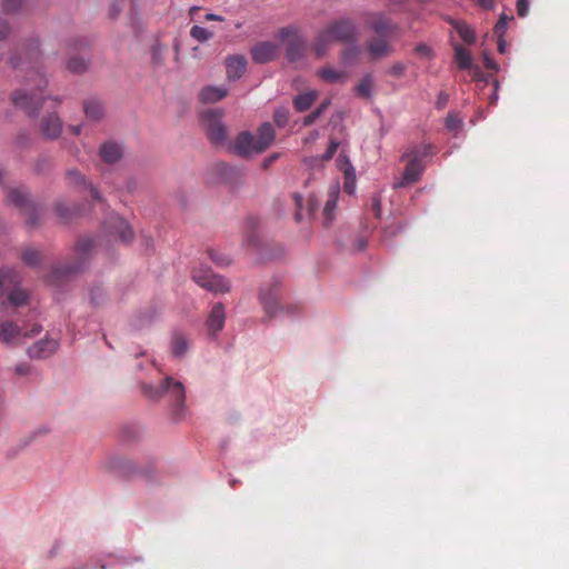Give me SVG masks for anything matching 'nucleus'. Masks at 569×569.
Listing matches in <instances>:
<instances>
[{
    "label": "nucleus",
    "instance_id": "obj_11",
    "mask_svg": "<svg viewBox=\"0 0 569 569\" xmlns=\"http://www.w3.org/2000/svg\"><path fill=\"white\" fill-rule=\"evenodd\" d=\"M104 227L110 234H118L119 239L124 243L131 242L134 237L131 227L118 214H111L104 222Z\"/></svg>",
    "mask_w": 569,
    "mask_h": 569
},
{
    "label": "nucleus",
    "instance_id": "obj_51",
    "mask_svg": "<svg viewBox=\"0 0 569 569\" xmlns=\"http://www.w3.org/2000/svg\"><path fill=\"white\" fill-rule=\"evenodd\" d=\"M14 372L18 376H28L31 372V366L27 362L18 363L14 367Z\"/></svg>",
    "mask_w": 569,
    "mask_h": 569
},
{
    "label": "nucleus",
    "instance_id": "obj_22",
    "mask_svg": "<svg viewBox=\"0 0 569 569\" xmlns=\"http://www.w3.org/2000/svg\"><path fill=\"white\" fill-rule=\"evenodd\" d=\"M227 77L229 80L239 79L247 69V60L242 56H231L226 60Z\"/></svg>",
    "mask_w": 569,
    "mask_h": 569
},
{
    "label": "nucleus",
    "instance_id": "obj_39",
    "mask_svg": "<svg viewBox=\"0 0 569 569\" xmlns=\"http://www.w3.org/2000/svg\"><path fill=\"white\" fill-rule=\"evenodd\" d=\"M359 53H360V50L358 47L350 46V47L345 48L340 52V58L345 63L350 64V63H353L358 59Z\"/></svg>",
    "mask_w": 569,
    "mask_h": 569
},
{
    "label": "nucleus",
    "instance_id": "obj_9",
    "mask_svg": "<svg viewBox=\"0 0 569 569\" xmlns=\"http://www.w3.org/2000/svg\"><path fill=\"white\" fill-rule=\"evenodd\" d=\"M192 279L200 287L211 292H228L229 282L221 276L214 274L209 268H199L192 271Z\"/></svg>",
    "mask_w": 569,
    "mask_h": 569
},
{
    "label": "nucleus",
    "instance_id": "obj_1",
    "mask_svg": "<svg viewBox=\"0 0 569 569\" xmlns=\"http://www.w3.org/2000/svg\"><path fill=\"white\" fill-rule=\"evenodd\" d=\"M40 58L39 42L31 40L23 48V52L10 58L11 66L17 69L26 64L27 84L32 86L31 90H17L12 94V102L16 107L24 110L29 116H37L40 108L49 100L43 96V89L48 84V80L39 72L37 68Z\"/></svg>",
    "mask_w": 569,
    "mask_h": 569
},
{
    "label": "nucleus",
    "instance_id": "obj_24",
    "mask_svg": "<svg viewBox=\"0 0 569 569\" xmlns=\"http://www.w3.org/2000/svg\"><path fill=\"white\" fill-rule=\"evenodd\" d=\"M448 23L452 26V28L457 31L459 37L467 43L473 44L477 40L476 32L471 26L462 20H457L451 17L446 19Z\"/></svg>",
    "mask_w": 569,
    "mask_h": 569
},
{
    "label": "nucleus",
    "instance_id": "obj_28",
    "mask_svg": "<svg viewBox=\"0 0 569 569\" xmlns=\"http://www.w3.org/2000/svg\"><path fill=\"white\" fill-rule=\"evenodd\" d=\"M22 333L21 328L12 321L0 322V341L3 343H11Z\"/></svg>",
    "mask_w": 569,
    "mask_h": 569
},
{
    "label": "nucleus",
    "instance_id": "obj_4",
    "mask_svg": "<svg viewBox=\"0 0 569 569\" xmlns=\"http://www.w3.org/2000/svg\"><path fill=\"white\" fill-rule=\"evenodd\" d=\"M143 392L146 396L157 399L163 395L168 396L172 403V415L176 420H179L183 415L186 392L181 382L174 381L171 377H166L160 386H144Z\"/></svg>",
    "mask_w": 569,
    "mask_h": 569
},
{
    "label": "nucleus",
    "instance_id": "obj_29",
    "mask_svg": "<svg viewBox=\"0 0 569 569\" xmlns=\"http://www.w3.org/2000/svg\"><path fill=\"white\" fill-rule=\"evenodd\" d=\"M83 111L91 120H100L104 114L103 104L94 98L87 99L83 102Z\"/></svg>",
    "mask_w": 569,
    "mask_h": 569
},
{
    "label": "nucleus",
    "instance_id": "obj_60",
    "mask_svg": "<svg viewBox=\"0 0 569 569\" xmlns=\"http://www.w3.org/2000/svg\"><path fill=\"white\" fill-rule=\"evenodd\" d=\"M498 39V51L500 53H503L505 52V49H506V41H505V37H497Z\"/></svg>",
    "mask_w": 569,
    "mask_h": 569
},
{
    "label": "nucleus",
    "instance_id": "obj_26",
    "mask_svg": "<svg viewBox=\"0 0 569 569\" xmlns=\"http://www.w3.org/2000/svg\"><path fill=\"white\" fill-rule=\"evenodd\" d=\"M67 180H68V183L71 186H83L84 188H88L91 193V197L94 200H97V201L101 200V196H100L98 189L94 186H92L91 183H87L84 177L78 170H76V169L69 170L67 172Z\"/></svg>",
    "mask_w": 569,
    "mask_h": 569
},
{
    "label": "nucleus",
    "instance_id": "obj_33",
    "mask_svg": "<svg viewBox=\"0 0 569 569\" xmlns=\"http://www.w3.org/2000/svg\"><path fill=\"white\" fill-rule=\"evenodd\" d=\"M338 197V189L332 188L329 194V199L327 200L323 208V216L326 218L327 223H330L333 220V212L337 208Z\"/></svg>",
    "mask_w": 569,
    "mask_h": 569
},
{
    "label": "nucleus",
    "instance_id": "obj_48",
    "mask_svg": "<svg viewBox=\"0 0 569 569\" xmlns=\"http://www.w3.org/2000/svg\"><path fill=\"white\" fill-rule=\"evenodd\" d=\"M371 211L377 219L381 217V199L378 194L371 198Z\"/></svg>",
    "mask_w": 569,
    "mask_h": 569
},
{
    "label": "nucleus",
    "instance_id": "obj_50",
    "mask_svg": "<svg viewBox=\"0 0 569 569\" xmlns=\"http://www.w3.org/2000/svg\"><path fill=\"white\" fill-rule=\"evenodd\" d=\"M516 8L519 17H526L529 10V0H518Z\"/></svg>",
    "mask_w": 569,
    "mask_h": 569
},
{
    "label": "nucleus",
    "instance_id": "obj_36",
    "mask_svg": "<svg viewBox=\"0 0 569 569\" xmlns=\"http://www.w3.org/2000/svg\"><path fill=\"white\" fill-rule=\"evenodd\" d=\"M21 258L23 262L30 267H37L41 262L40 251L33 248H26L22 251Z\"/></svg>",
    "mask_w": 569,
    "mask_h": 569
},
{
    "label": "nucleus",
    "instance_id": "obj_23",
    "mask_svg": "<svg viewBox=\"0 0 569 569\" xmlns=\"http://www.w3.org/2000/svg\"><path fill=\"white\" fill-rule=\"evenodd\" d=\"M338 162L340 163V168L345 173V191L349 194H352L356 189V171L346 156L340 154Z\"/></svg>",
    "mask_w": 569,
    "mask_h": 569
},
{
    "label": "nucleus",
    "instance_id": "obj_25",
    "mask_svg": "<svg viewBox=\"0 0 569 569\" xmlns=\"http://www.w3.org/2000/svg\"><path fill=\"white\" fill-rule=\"evenodd\" d=\"M452 47L455 51V63L460 70H471L473 68L478 70V68L473 66L472 57L469 50L459 43H453Z\"/></svg>",
    "mask_w": 569,
    "mask_h": 569
},
{
    "label": "nucleus",
    "instance_id": "obj_49",
    "mask_svg": "<svg viewBox=\"0 0 569 569\" xmlns=\"http://www.w3.org/2000/svg\"><path fill=\"white\" fill-rule=\"evenodd\" d=\"M56 211L62 219L66 220L71 218L72 216L71 209L66 203L62 202L57 203Z\"/></svg>",
    "mask_w": 569,
    "mask_h": 569
},
{
    "label": "nucleus",
    "instance_id": "obj_3",
    "mask_svg": "<svg viewBox=\"0 0 569 569\" xmlns=\"http://www.w3.org/2000/svg\"><path fill=\"white\" fill-rule=\"evenodd\" d=\"M432 147L430 144L415 146L408 149L402 159L407 160L403 174L400 180L395 182V188H405L417 182L426 169L425 159L432 156Z\"/></svg>",
    "mask_w": 569,
    "mask_h": 569
},
{
    "label": "nucleus",
    "instance_id": "obj_30",
    "mask_svg": "<svg viewBox=\"0 0 569 569\" xmlns=\"http://www.w3.org/2000/svg\"><path fill=\"white\" fill-rule=\"evenodd\" d=\"M318 97L317 91H309L297 96L293 100L295 108L299 112L308 110Z\"/></svg>",
    "mask_w": 569,
    "mask_h": 569
},
{
    "label": "nucleus",
    "instance_id": "obj_12",
    "mask_svg": "<svg viewBox=\"0 0 569 569\" xmlns=\"http://www.w3.org/2000/svg\"><path fill=\"white\" fill-rule=\"evenodd\" d=\"M260 302L263 307L264 312L270 317H274L280 310L278 298H279V281H274L269 288H262L260 291Z\"/></svg>",
    "mask_w": 569,
    "mask_h": 569
},
{
    "label": "nucleus",
    "instance_id": "obj_52",
    "mask_svg": "<svg viewBox=\"0 0 569 569\" xmlns=\"http://www.w3.org/2000/svg\"><path fill=\"white\" fill-rule=\"evenodd\" d=\"M448 101H449V94L445 91L439 92L437 101H436L437 109H443L447 106Z\"/></svg>",
    "mask_w": 569,
    "mask_h": 569
},
{
    "label": "nucleus",
    "instance_id": "obj_6",
    "mask_svg": "<svg viewBox=\"0 0 569 569\" xmlns=\"http://www.w3.org/2000/svg\"><path fill=\"white\" fill-rule=\"evenodd\" d=\"M278 39L286 46V58L289 62H297L305 58L307 42L296 26L282 27L278 31Z\"/></svg>",
    "mask_w": 569,
    "mask_h": 569
},
{
    "label": "nucleus",
    "instance_id": "obj_63",
    "mask_svg": "<svg viewBox=\"0 0 569 569\" xmlns=\"http://www.w3.org/2000/svg\"><path fill=\"white\" fill-rule=\"evenodd\" d=\"M40 330H41L40 326H33L32 329H31V332L30 333H26V336H34V335L39 333Z\"/></svg>",
    "mask_w": 569,
    "mask_h": 569
},
{
    "label": "nucleus",
    "instance_id": "obj_13",
    "mask_svg": "<svg viewBox=\"0 0 569 569\" xmlns=\"http://www.w3.org/2000/svg\"><path fill=\"white\" fill-rule=\"evenodd\" d=\"M279 46L271 41H261L251 49L252 60L257 63L273 61L279 54Z\"/></svg>",
    "mask_w": 569,
    "mask_h": 569
},
{
    "label": "nucleus",
    "instance_id": "obj_14",
    "mask_svg": "<svg viewBox=\"0 0 569 569\" xmlns=\"http://www.w3.org/2000/svg\"><path fill=\"white\" fill-rule=\"evenodd\" d=\"M58 341L52 338H44L37 341L28 349V355L31 358L43 359L53 355L58 349Z\"/></svg>",
    "mask_w": 569,
    "mask_h": 569
},
{
    "label": "nucleus",
    "instance_id": "obj_17",
    "mask_svg": "<svg viewBox=\"0 0 569 569\" xmlns=\"http://www.w3.org/2000/svg\"><path fill=\"white\" fill-rule=\"evenodd\" d=\"M367 49L373 60L388 57L393 52V47L385 37L370 39L367 43Z\"/></svg>",
    "mask_w": 569,
    "mask_h": 569
},
{
    "label": "nucleus",
    "instance_id": "obj_34",
    "mask_svg": "<svg viewBox=\"0 0 569 569\" xmlns=\"http://www.w3.org/2000/svg\"><path fill=\"white\" fill-rule=\"evenodd\" d=\"M89 60L82 56H74L68 60L67 68L72 73H82L88 69Z\"/></svg>",
    "mask_w": 569,
    "mask_h": 569
},
{
    "label": "nucleus",
    "instance_id": "obj_59",
    "mask_svg": "<svg viewBox=\"0 0 569 569\" xmlns=\"http://www.w3.org/2000/svg\"><path fill=\"white\" fill-rule=\"evenodd\" d=\"M87 41L84 40H76L71 46H72V49L74 50H78V49H82L84 47H87Z\"/></svg>",
    "mask_w": 569,
    "mask_h": 569
},
{
    "label": "nucleus",
    "instance_id": "obj_19",
    "mask_svg": "<svg viewBox=\"0 0 569 569\" xmlns=\"http://www.w3.org/2000/svg\"><path fill=\"white\" fill-rule=\"evenodd\" d=\"M276 131L270 122L262 123L257 132L256 153L264 151L274 140Z\"/></svg>",
    "mask_w": 569,
    "mask_h": 569
},
{
    "label": "nucleus",
    "instance_id": "obj_54",
    "mask_svg": "<svg viewBox=\"0 0 569 569\" xmlns=\"http://www.w3.org/2000/svg\"><path fill=\"white\" fill-rule=\"evenodd\" d=\"M293 200H295V203H296V207H297L296 219H297V221H301L302 216H301L300 209H301V206H302V196L299 194V193H295L293 194Z\"/></svg>",
    "mask_w": 569,
    "mask_h": 569
},
{
    "label": "nucleus",
    "instance_id": "obj_45",
    "mask_svg": "<svg viewBox=\"0 0 569 569\" xmlns=\"http://www.w3.org/2000/svg\"><path fill=\"white\" fill-rule=\"evenodd\" d=\"M416 53L425 59H431L433 56L432 49L426 43H418L415 48Z\"/></svg>",
    "mask_w": 569,
    "mask_h": 569
},
{
    "label": "nucleus",
    "instance_id": "obj_55",
    "mask_svg": "<svg viewBox=\"0 0 569 569\" xmlns=\"http://www.w3.org/2000/svg\"><path fill=\"white\" fill-rule=\"evenodd\" d=\"M9 30H10V28H9L7 21L0 20V41L4 40L7 38Z\"/></svg>",
    "mask_w": 569,
    "mask_h": 569
},
{
    "label": "nucleus",
    "instance_id": "obj_2",
    "mask_svg": "<svg viewBox=\"0 0 569 569\" xmlns=\"http://www.w3.org/2000/svg\"><path fill=\"white\" fill-rule=\"evenodd\" d=\"M358 41L356 22L350 18H338L328 22L315 37L312 49L317 58H323L333 43L353 44Z\"/></svg>",
    "mask_w": 569,
    "mask_h": 569
},
{
    "label": "nucleus",
    "instance_id": "obj_21",
    "mask_svg": "<svg viewBox=\"0 0 569 569\" xmlns=\"http://www.w3.org/2000/svg\"><path fill=\"white\" fill-rule=\"evenodd\" d=\"M228 88L223 86H206L199 92V99L203 103H214L228 94Z\"/></svg>",
    "mask_w": 569,
    "mask_h": 569
},
{
    "label": "nucleus",
    "instance_id": "obj_15",
    "mask_svg": "<svg viewBox=\"0 0 569 569\" xmlns=\"http://www.w3.org/2000/svg\"><path fill=\"white\" fill-rule=\"evenodd\" d=\"M369 26L379 37H388L398 29L397 24H395L391 19L381 13L371 14Z\"/></svg>",
    "mask_w": 569,
    "mask_h": 569
},
{
    "label": "nucleus",
    "instance_id": "obj_57",
    "mask_svg": "<svg viewBox=\"0 0 569 569\" xmlns=\"http://www.w3.org/2000/svg\"><path fill=\"white\" fill-rule=\"evenodd\" d=\"M204 19H206L207 21H220V22H221V21H224V18H223V17L218 16V14H216V13H207V14H206V17H204Z\"/></svg>",
    "mask_w": 569,
    "mask_h": 569
},
{
    "label": "nucleus",
    "instance_id": "obj_62",
    "mask_svg": "<svg viewBox=\"0 0 569 569\" xmlns=\"http://www.w3.org/2000/svg\"><path fill=\"white\" fill-rule=\"evenodd\" d=\"M317 204L315 203L313 199H309V213L312 214L316 210Z\"/></svg>",
    "mask_w": 569,
    "mask_h": 569
},
{
    "label": "nucleus",
    "instance_id": "obj_58",
    "mask_svg": "<svg viewBox=\"0 0 569 569\" xmlns=\"http://www.w3.org/2000/svg\"><path fill=\"white\" fill-rule=\"evenodd\" d=\"M317 120V117L315 116L313 111L311 113H309L305 119H303V124L305 126H310L315 121Z\"/></svg>",
    "mask_w": 569,
    "mask_h": 569
},
{
    "label": "nucleus",
    "instance_id": "obj_5",
    "mask_svg": "<svg viewBox=\"0 0 569 569\" xmlns=\"http://www.w3.org/2000/svg\"><path fill=\"white\" fill-rule=\"evenodd\" d=\"M96 248V241L92 238H82L78 241L76 247L77 262L56 266L51 272V282L77 273L82 270L84 262Z\"/></svg>",
    "mask_w": 569,
    "mask_h": 569
},
{
    "label": "nucleus",
    "instance_id": "obj_38",
    "mask_svg": "<svg viewBox=\"0 0 569 569\" xmlns=\"http://www.w3.org/2000/svg\"><path fill=\"white\" fill-rule=\"evenodd\" d=\"M190 36L196 41L203 43L213 38V32L209 31L203 27L193 26L190 30Z\"/></svg>",
    "mask_w": 569,
    "mask_h": 569
},
{
    "label": "nucleus",
    "instance_id": "obj_7",
    "mask_svg": "<svg viewBox=\"0 0 569 569\" xmlns=\"http://www.w3.org/2000/svg\"><path fill=\"white\" fill-rule=\"evenodd\" d=\"M20 282V276L17 271L10 268L0 269V297H2L7 290L9 292V301L11 305L19 307L26 305L28 301V293L21 289H12Z\"/></svg>",
    "mask_w": 569,
    "mask_h": 569
},
{
    "label": "nucleus",
    "instance_id": "obj_32",
    "mask_svg": "<svg viewBox=\"0 0 569 569\" xmlns=\"http://www.w3.org/2000/svg\"><path fill=\"white\" fill-rule=\"evenodd\" d=\"M317 73L321 80L329 83H335L346 78L345 71L336 70L331 67L321 68Z\"/></svg>",
    "mask_w": 569,
    "mask_h": 569
},
{
    "label": "nucleus",
    "instance_id": "obj_47",
    "mask_svg": "<svg viewBox=\"0 0 569 569\" xmlns=\"http://www.w3.org/2000/svg\"><path fill=\"white\" fill-rule=\"evenodd\" d=\"M338 147H339V141H337L336 139H331L327 151L322 154V160L323 161L330 160L337 152Z\"/></svg>",
    "mask_w": 569,
    "mask_h": 569
},
{
    "label": "nucleus",
    "instance_id": "obj_10",
    "mask_svg": "<svg viewBox=\"0 0 569 569\" xmlns=\"http://www.w3.org/2000/svg\"><path fill=\"white\" fill-rule=\"evenodd\" d=\"M221 118L222 112L219 110H208L203 113L208 139L216 146L223 144L227 139V128Z\"/></svg>",
    "mask_w": 569,
    "mask_h": 569
},
{
    "label": "nucleus",
    "instance_id": "obj_41",
    "mask_svg": "<svg viewBox=\"0 0 569 569\" xmlns=\"http://www.w3.org/2000/svg\"><path fill=\"white\" fill-rule=\"evenodd\" d=\"M462 120L456 113H449L446 118V128L450 131H459Z\"/></svg>",
    "mask_w": 569,
    "mask_h": 569
},
{
    "label": "nucleus",
    "instance_id": "obj_35",
    "mask_svg": "<svg viewBox=\"0 0 569 569\" xmlns=\"http://www.w3.org/2000/svg\"><path fill=\"white\" fill-rule=\"evenodd\" d=\"M172 353L176 357H181L188 349V340L182 333H174L171 341Z\"/></svg>",
    "mask_w": 569,
    "mask_h": 569
},
{
    "label": "nucleus",
    "instance_id": "obj_40",
    "mask_svg": "<svg viewBox=\"0 0 569 569\" xmlns=\"http://www.w3.org/2000/svg\"><path fill=\"white\" fill-rule=\"evenodd\" d=\"M407 67L401 61L393 62L387 70V73L393 78H402L406 73Z\"/></svg>",
    "mask_w": 569,
    "mask_h": 569
},
{
    "label": "nucleus",
    "instance_id": "obj_56",
    "mask_svg": "<svg viewBox=\"0 0 569 569\" xmlns=\"http://www.w3.org/2000/svg\"><path fill=\"white\" fill-rule=\"evenodd\" d=\"M482 9L489 10L495 6V0H473Z\"/></svg>",
    "mask_w": 569,
    "mask_h": 569
},
{
    "label": "nucleus",
    "instance_id": "obj_8",
    "mask_svg": "<svg viewBox=\"0 0 569 569\" xmlns=\"http://www.w3.org/2000/svg\"><path fill=\"white\" fill-rule=\"evenodd\" d=\"M7 200L9 203L16 206L26 216L27 223L34 227L38 223L40 210L29 199L28 192L23 188L8 189Z\"/></svg>",
    "mask_w": 569,
    "mask_h": 569
},
{
    "label": "nucleus",
    "instance_id": "obj_42",
    "mask_svg": "<svg viewBox=\"0 0 569 569\" xmlns=\"http://www.w3.org/2000/svg\"><path fill=\"white\" fill-rule=\"evenodd\" d=\"M273 120L278 127H284L289 121V111L286 108H280L276 110L273 114Z\"/></svg>",
    "mask_w": 569,
    "mask_h": 569
},
{
    "label": "nucleus",
    "instance_id": "obj_20",
    "mask_svg": "<svg viewBox=\"0 0 569 569\" xmlns=\"http://www.w3.org/2000/svg\"><path fill=\"white\" fill-rule=\"evenodd\" d=\"M233 148L240 156L256 153V139L250 132L243 131L237 137Z\"/></svg>",
    "mask_w": 569,
    "mask_h": 569
},
{
    "label": "nucleus",
    "instance_id": "obj_18",
    "mask_svg": "<svg viewBox=\"0 0 569 569\" xmlns=\"http://www.w3.org/2000/svg\"><path fill=\"white\" fill-rule=\"evenodd\" d=\"M226 312L222 303H216L207 319V327L209 333L214 336L217 332L221 331L224 326Z\"/></svg>",
    "mask_w": 569,
    "mask_h": 569
},
{
    "label": "nucleus",
    "instance_id": "obj_16",
    "mask_svg": "<svg viewBox=\"0 0 569 569\" xmlns=\"http://www.w3.org/2000/svg\"><path fill=\"white\" fill-rule=\"evenodd\" d=\"M40 129L46 138L57 139L62 131V121L57 113H49L42 118Z\"/></svg>",
    "mask_w": 569,
    "mask_h": 569
},
{
    "label": "nucleus",
    "instance_id": "obj_61",
    "mask_svg": "<svg viewBox=\"0 0 569 569\" xmlns=\"http://www.w3.org/2000/svg\"><path fill=\"white\" fill-rule=\"evenodd\" d=\"M122 10L121 6L118 4V3H113L110 11H111V14L112 17H116L117 14H119V12Z\"/></svg>",
    "mask_w": 569,
    "mask_h": 569
},
{
    "label": "nucleus",
    "instance_id": "obj_31",
    "mask_svg": "<svg viewBox=\"0 0 569 569\" xmlns=\"http://www.w3.org/2000/svg\"><path fill=\"white\" fill-rule=\"evenodd\" d=\"M373 79L371 74H366L355 88L356 96L363 99L371 98Z\"/></svg>",
    "mask_w": 569,
    "mask_h": 569
},
{
    "label": "nucleus",
    "instance_id": "obj_53",
    "mask_svg": "<svg viewBox=\"0 0 569 569\" xmlns=\"http://www.w3.org/2000/svg\"><path fill=\"white\" fill-rule=\"evenodd\" d=\"M483 64L487 69L498 71V63L488 54H483Z\"/></svg>",
    "mask_w": 569,
    "mask_h": 569
},
{
    "label": "nucleus",
    "instance_id": "obj_27",
    "mask_svg": "<svg viewBox=\"0 0 569 569\" xmlns=\"http://www.w3.org/2000/svg\"><path fill=\"white\" fill-rule=\"evenodd\" d=\"M100 157L106 163H114L122 157V149L116 142H106L100 147Z\"/></svg>",
    "mask_w": 569,
    "mask_h": 569
},
{
    "label": "nucleus",
    "instance_id": "obj_44",
    "mask_svg": "<svg viewBox=\"0 0 569 569\" xmlns=\"http://www.w3.org/2000/svg\"><path fill=\"white\" fill-rule=\"evenodd\" d=\"M104 291L102 288L97 287L90 291V300L94 306H99L103 302Z\"/></svg>",
    "mask_w": 569,
    "mask_h": 569
},
{
    "label": "nucleus",
    "instance_id": "obj_46",
    "mask_svg": "<svg viewBox=\"0 0 569 569\" xmlns=\"http://www.w3.org/2000/svg\"><path fill=\"white\" fill-rule=\"evenodd\" d=\"M209 256L211 260L218 266H227L230 263V259L226 254L218 253L214 250H209Z\"/></svg>",
    "mask_w": 569,
    "mask_h": 569
},
{
    "label": "nucleus",
    "instance_id": "obj_64",
    "mask_svg": "<svg viewBox=\"0 0 569 569\" xmlns=\"http://www.w3.org/2000/svg\"><path fill=\"white\" fill-rule=\"evenodd\" d=\"M70 130L73 134L78 136L81 132V126H70Z\"/></svg>",
    "mask_w": 569,
    "mask_h": 569
},
{
    "label": "nucleus",
    "instance_id": "obj_43",
    "mask_svg": "<svg viewBox=\"0 0 569 569\" xmlns=\"http://www.w3.org/2000/svg\"><path fill=\"white\" fill-rule=\"evenodd\" d=\"M22 0H3L2 9L6 13H13L21 8Z\"/></svg>",
    "mask_w": 569,
    "mask_h": 569
},
{
    "label": "nucleus",
    "instance_id": "obj_37",
    "mask_svg": "<svg viewBox=\"0 0 569 569\" xmlns=\"http://www.w3.org/2000/svg\"><path fill=\"white\" fill-rule=\"evenodd\" d=\"M511 20H513V16H509L506 13L500 14L498 21L496 22V24L493 27V34L496 37H505L507 29H508V23Z\"/></svg>",
    "mask_w": 569,
    "mask_h": 569
}]
</instances>
